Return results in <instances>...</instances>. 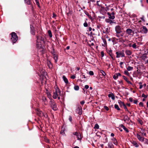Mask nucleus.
I'll list each match as a JSON object with an SVG mask.
<instances>
[{"instance_id": "35", "label": "nucleus", "mask_w": 148, "mask_h": 148, "mask_svg": "<svg viewBox=\"0 0 148 148\" xmlns=\"http://www.w3.org/2000/svg\"><path fill=\"white\" fill-rule=\"evenodd\" d=\"M134 49H136L137 48V45L135 43H134L132 45V47Z\"/></svg>"}, {"instance_id": "22", "label": "nucleus", "mask_w": 148, "mask_h": 148, "mask_svg": "<svg viewBox=\"0 0 148 148\" xmlns=\"http://www.w3.org/2000/svg\"><path fill=\"white\" fill-rule=\"evenodd\" d=\"M62 78L65 83H66V84H67L69 82L68 79L64 75L63 76Z\"/></svg>"}, {"instance_id": "7", "label": "nucleus", "mask_w": 148, "mask_h": 148, "mask_svg": "<svg viewBox=\"0 0 148 148\" xmlns=\"http://www.w3.org/2000/svg\"><path fill=\"white\" fill-rule=\"evenodd\" d=\"M116 57L117 58L120 57H123L125 56V54L124 53L123 50L122 51H116Z\"/></svg>"}, {"instance_id": "43", "label": "nucleus", "mask_w": 148, "mask_h": 148, "mask_svg": "<svg viewBox=\"0 0 148 148\" xmlns=\"http://www.w3.org/2000/svg\"><path fill=\"white\" fill-rule=\"evenodd\" d=\"M89 73L90 75H94V73L92 71H90L89 72Z\"/></svg>"}, {"instance_id": "11", "label": "nucleus", "mask_w": 148, "mask_h": 148, "mask_svg": "<svg viewBox=\"0 0 148 148\" xmlns=\"http://www.w3.org/2000/svg\"><path fill=\"white\" fill-rule=\"evenodd\" d=\"M107 14L108 15L109 18L113 19L115 18V13L114 12H112L111 13L108 12L107 13Z\"/></svg>"}, {"instance_id": "52", "label": "nucleus", "mask_w": 148, "mask_h": 148, "mask_svg": "<svg viewBox=\"0 0 148 148\" xmlns=\"http://www.w3.org/2000/svg\"><path fill=\"white\" fill-rule=\"evenodd\" d=\"M123 64V62H121L120 63V67L121 68H123V66H122V65Z\"/></svg>"}, {"instance_id": "31", "label": "nucleus", "mask_w": 148, "mask_h": 148, "mask_svg": "<svg viewBox=\"0 0 148 148\" xmlns=\"http://www.w3.org/2000/svg\"><path fill=\"white\" fill-rule=\"evenodd\" d=\"M118 102L120 106H124V105H125L123 102H122L120 100H119Z\"/></svg>"}, {"instance_id": "50", "label": "nucleus", "mask_w": 148, "mask_h": 148, "mask_svg": "<svg viewBox=\"0 0 148 148\" xmlns=\"http://www.w3.org/2000/svg\"><path fill=\"white\" fill-rule=\"evenodd\" d=\"M104 109L108 111L109 110V108L107 106H104Z\"/></svg>"}, {"instance_id": "18", "label": "nucleus", "mask_w": 148, "mask_h": 148, "mask_svg": "<svg viewBox=\"0 0 148 148\" xmlns=\"http://www.w3.org/2000/svg\"><path fill=\"white\" fill-rule=\"evenodd\" d=\"M123 79H124L125 80V81H126V82H127L128 83V84H131V85H132V82H131L130 81H129V80H128V79H127V78L125 76H124V75H123Z\"/></svg>"}, {"instance_id": "41", "label": "nucleus", "mask_w": 148, "mask_h": 148, "mask_svg": "<svg viewBox=\"0 0 148 148\" xmlns=\"http://www.w3.org/2000/svg\"><path fill=\"white\" fill-rule=\"evenodd\" d=\"M47 96L49 99L51 98V95L50 93H47Z\"/></svg>"}, {"instance_id": "40", "label": "nucleus", "mask_w": 148, "mask_h": 148, "mask_svg": "<svg viewBox=\"0 0 148 148\" xmlns=\"http://www.w3.org/2000/svg\"><path fill=\"white\" fill-rule=\"evenodd\" d=\"M143 141H144V143L148 144V140L146 138H145Z\"/></svg>"}, {"instance_id": "4", "label": "nucleus", "mask_w": 148, "mask_h": 148, "mask_svg": "<svg viewBox=\"0 0 148 148\" xmlns=\"http://www.w3.org/2000/svg\"><path fill=\"white\" fill-rule=\"evenodd\" d=\"M61 91L57 86L55 87V90L53 93V97L54 99H56L58 96H60Z\"/></svg>"}, {"instance_id": "2", "label": "nucleus", "mask_w": 148, "mask_h": 148, "mask_svg": "<svg viewBox=\"0 0 148 148\" xmlns=\"http://www.w3.org/2000/svg\"><path fill=\"white\" fill-rule=\"evenodd\" d=\"M143 136L146 137L147 135L146 133L145 132V130L141 129V131L137 134L136 137L139 141L141 142H143L144 138L143 137Z\"/></svg>"}, {"instance_id": "42", "label": "nucleus", "mask_w": 148, "mask_h": 148, "mask_svg": "<svg viewBox=\"0 0 148 148\" xmlns=\"http://www.w3.org/2000/svg\"><path fill=\"white\" fill-rule=\"evenodd\" d=\"M43 80L41 81V83L43 84V83H44V82H46L45 80V76H43Z\"/></svg>"}, {"instance_id": "60", "label": "nucleus", "mask_w": 148, "mask_h": 148, "mask_svg": "<svg viewBox=\"0 0 148 148\" xmlns=\"http://www.w3.org/2000/svg\"><path fill=\"white\" fill-rule=\"evenodd\" d=\"M42 99L43 101L45 102L47 100L46 98L45 97H43L42 98Z\"/></svg>"}, {"instance_id": "63", "label": "nucleus", "mask_w": 148, "mask_h": 148, "mask_svg": "<svg viewBox=\"0 0 148 148\" xmlns=\"http://www.w3.org/2000/svg\"><path fill=\"white\" fill-rule=\"evenodd\" d=\"M78 133L77 132H74L73 133V134L74 135H75L76 136H77V135L78 134Z\"/></svg>"}, {"instance_id": "21", "label": "nucleus", "mask_w": 148, "mask_h": 148, "mask_svg": "<svg viewBox=\"0 0 148 148\" xmlns=\"http://www.w3.org/2000/svg\"><path fill=\"white\" fill-rule=\"evenodd\" d=\"M125 53L127 55H130L132 54V52L129 50H126Z\"/></svg>"}, {"instance_id": "27", "label": "nucleus", "mask_w": 148, "mask_h": 148, "mask_svg": "<svg viewBox=\"0 0 148 148\" xmlns=\"http://www.w3.org/2000/svg\"><path fill=\"white\" fill-rule=\"evenodd\" d=\"M53 58L55 60V62L56 63L57 61L58 60V57L57 55L56 54H54L53 55Z\"/></svg>"}, {"instance_id": "59", "label": "nucleus", "mask_w": 148, "mask_h": 148, "mask_svg": "<svg viewBox=\"0 0 148 148\" xmlns=\"http://www.w3.org/2000/svg\"><path fill=\"white\" fill-rule=\"evenodd\" d=\"M129 100L130 102H132L133 101L132 98L131 97L130 98H129Z\"/></svg>"}, {"instance_id": "34", "label": "nucleus", "mask_w": 148, "mask_h": 148, "mask_svg": "<svg viewBox=\"0 0 148 148\" xmlns=\"http://www.w3.org/2000/svg\"><path fill=\"white\" fill-rule=\"evenodd\" d=\"M124 73L126 75H127L128 76H130V74L128 72V71H124Z\"/></svg>"}, {"instance_id": "53", "label": "nucleus", "mask_w": 148, "mask_h": 148, "mask_svg": "<svg viewBox=\"0 0 148 148\" xmlns=\"http://www.w3.org/2000/svg\"><path fill=\"white\" fill-rule=\"evenodd\" d=\"M75 78V75H73L71 77V78L72 79H74Z\"/></svg>"}, {"instance_id": "24", "label": "nucleus", "mask_w": 148, "mask_h": 148, "mask_svg": "<svg viewBox=\"0 0 148 148\" xmlns=\"http://www.w3.org/2000/svg\"><path fill=\"white\" fill-rule=\"evenodd\" d=\"M105 21L107 23H109L110 24H111L112 23H113L112 21L109 18L106 19L105 20Z\"/></svg>"}, {"instance_id": "20", "label": "nucleus", "mask_w": 148, "mask_h": 148, "mask_svg": "<svg viewBox=\"0 0 148 148\" xmlns=\"http://www.w3.org/2000/svg\"><path fill=\"white\" fill-rule=\"evenodd\" d=\"M47 64L49 68L51 69L52 68V64L49 61H47Z\"/></svg>"}, {"instance_id": "51", "label": "nucleus", "mask_w": 148, "mask_h": 148, "mask_svg": "<svg viewBox=\"0 0 148 148\" xmlns=\"http://www.w3.org/2000/svg\"><path fill=\"white\" fill-rule=\"evenodd\" d=\"M56 15L54 13H53L52 17L53 18H55H55L56 17Z\"/></svg>"}, {"instance_id": "8", "label": "nucleus", "mask_w": 148, "mask_h": 148, "mask_svg": "<svg viewBox=\"0 0 148 148\" xmlns=\"http://www.w3.org/2000/svg\"><path fill=\"white\" fill-rule=\"evenodd\" d=\"M148 29L145 26H143L140 28V32L142 34H146L147 33Z\"/></svg>"}, {"instance_id": "49", "label": "nucleus", "mask_w": 148, "mask_h": 148, "mask_svg": "<svg viewBox=\"0 0 148 148\" xmlns=\"http://www.w3.org/2000/svg\"><path fill=\"white\" fill-rule=\"evenodd\" d=\"M123 129L127 132L128 133L129 132V130L125 127Z\"/></svg>"}, {"instance_id": "3", "label": "nucleus", "mask_w": 148, "mask_h": 148, "mask_svg": "<svg viewBox=\"0 0 148 148\" xmlns=\"http://www.w3.org/2000/svg\"><path fill=\"white\" fill-rule=\"evenodd\" d=\"M115 30L116 32V36L118 38H120L123 36V34L121 33L122 32L121 27L117 25L115 27Z\"/></svg>"}, {"instance_id": "29", "label": "nucleus", "mask_w": 148, "mask_h": 148, "mask_svg": "<svg viewBox=\"0 0 148 148\" xmlns=\"http://www.w3.org/2000/svg\"><path fill=\"white\" fill-rule=\"evenodd\" d=\"M77 138V140H80L81 139V136L80 133H78L76 136Z\"/></svg>"}, {"instance_id": "64", "label": "nucleus", "mask_w": 148, "mask_h": 148, "mask_svg": "<svg viewBox=\"0 0 148 148\" xmlns=\"http://www.w3.org/2000/svg\"><path fill=\"white\" fill-rule=\"evenodd\" d=\"M132 44L131 43H129L128 44V46L130 47H132Z\"/></svg>"}, {"instance_id": "28", "label": "nucleus", "mask_w": 148, "mask_h": 148, "mask_svg": "<svg viewBox=\"0 0 148 148\" xmlns=\"http://www.w3.org/2000/svg\"><path fill=\"white\" fill-rule=\"evenodd\" d=\"M127 69L128 71H132L133 69V68L132 67H131L130 66H129L127 68Z\"/></svg>"}, {"instance_id": "62", "label": "nucleus", "mask_w": 148, "mask_h": 148, "mask_svg": "<svg viewBox=\"0 0 148 148\" xmlns=\"http://www.w3.org/2000/svg\"><path fill=\"white\" fill-rule=\"evenodd\" d=\"M134 103L135 104H137V100H134L133 101Z\"/></svg>"}, {"instance_id": "30", "label": "nucleus", "mask_w": 148, "mask_h": 148, "mask_svg": "<svg viewBox=\"0 0 148 148\" xmlns=\"http://www.w3.org/2000/svg\"><path fill=\"white\" fill-rule=\"evenodd\" d=\"M114 107L116 109L118 110H120V109L118 105L117 104H115Z\"/></svg>"}, {"instance_id": "47", "label": "nucleus", "mask_w": 148, "mask_h": 148, "mask_svg": "<svg viewBox=\"0 0 148 148\" xmlns=\"http://www.w3.org/2000/svg\"><path fill=\"white\" fill-rule=\"evenodd\" d=\"M101 56L103 57L104 56V53L103 51H102L101 52Z\"/></svg>"}, {"instance_id": "61", "label": "nucleus", "mask_w": 148, "mask_h": 148, "mask_svg": "<svg viewBox=\"0 0 148 148\" xmlns=\"http://www.w3.org/2000/svg\"><path fill=\"white\" fill-rule=\"evenodd\" d=\"M118 82H119V83L121 85H122L123 84L122 81H118Z\"/></svg>"}, {"instance_id": "25", "label": "nucleus", "mask_w": 148, "mask_h": 148, "mask_svg": "<svg viewBox=\"0 0 148 148\" xmlns=\"http://www.w3.org/2000/svg\"><path fill=\"white\" fill-rule=\"evenodd\" d=\"M40 72L41 75L43 76L45 73V70L44 69H42L41 70H39Z\"/></svg>"}, {"instance_id": "32", "label": "nucleus", "mask_w": 148, "mask_h": 148, "mask_svg": "<svg viewBox=\"0 0 148 148\" xmlns=\"http://www.w3.org/2000/svg\"><path fill=\"white\" fill-rule=\"evenodd\" d=\"M100 72L104 76H105L106 75L105 72L102 70H100Z\"/></svg>"}, {"instance_id": "1", "label": "nucleus", "mask_w": 148, "mask_h": 148, "mask_svg": "<svg viewBox=\"0 0 148 148\" xmlns=\"http://www.w3.org/2000/svg\"><path fill=\"white\" fill-rule=\"evenodd\" d=\"M36 45L37 47L39 49L42 48V45L45 43L44 38L42 36L38 35L36 36Z\"/></svg>"}, {"instance_id": "46", "label": "nucleus", "mask_w": 148, "mask_h": 148, "mask_svg": "<svg viewBox=\"0 0 148 148\" xmlns=\"http://www.w3.org/2000/svg\"><path fill=\"white\" fill-rule=\"evenodd\" d=\"M84 26L85 27H87L88 26V24L86 22H85L84 23Z\"/></svg>"}, {"instance_id": "23", "label": "nucleus", "mask_w": 148, "mask_h": 148, "mask_svg": "<svg viewBox=\"0 0 148 148\" xmlns=\"http://www.w3.org/2000/svg\"><path fill=\"white\" fill-rule=\"evenodd\" d=\"M108 96L109 97H111V99L112 100H114L115 99L114 95L112 93L111 94H109L108 95Z\"/></svg>"}, {"instance_id": "33", "label": "nucleus", "mask_w": 148, "mask_h": 148, "mask_svg": "<svg viewBox=\"0 0 148 148\" xmlns=\"http://www.w3.org/2000/svg\"><path fill=\"white\" fill-rule=\"evenodd\" d=\"M99 128V126L97 124H96L94 128L95 129H98Z\"/></svg>"}, {"instance_id": "58", "label": "nucleus", "mask_w": 148, "mask_h": 148, "mask_svg": "<svg viewBox=\"0 0 148 148\" xmlns=\"http://www.w3.org/2000/svg\"><path fill=\"white\" fill-rule=\"evenodd\" d=\"M89 87V86L88 85H86L85 86V88L86 89H88V88Z\"/></svg>"}, {"instance_id": "9", "label": "nucleus", "mask_w": 148, "mask_h": 148, "mask_svg": "<svg viewBox=\"0 0 148 148\" xmlns=\"http://www.w3.org/2000/svg\"><path fill=\"white\" fill-rule=\"evenodd\" d=\"M50 102L51 103V106L52 109L54 110H56L57 108L56 103L54 102L53 100L52 99L51 100Z\"/></svg>"}, {"instance_id": "36", "label": "nucleus", "mask_w": 148, "mask_h": 148, "mask_svg": "<svg viewBox=\"0 0 148 148\" xmlns=\"http://www.w3.org/2000/svg\"><path fill=\"white\" fill-rule=\"evenodd\" d=\"M48 34L50 37L51 38L52 37V35L51 32L50 30H49L48 31Z\"/></svg>"}, {"instance_id": "39", "label": "nucleus", "mask_w": 148, "mask_h": 148, "mask_svg": "<svg viewBox=\"0 0 148 148\" xmlns=\"http://www.w3.org/2000/svg\"><path fill=\"white\" fill-rule=\"evenodd\" d=\"M36 4L39 7H40L39 3V2L38 0H35Z\"/></svg>"}, {"instance_id": "48", "label": "nucleus", "mask_w": 148, "mask_h": 148, "mask_svg": "<svg viewBox=\"0 0 148 148\" xmlns=\"http://www.w3.org/2000/svg\"><path fill=\"white\" fill-rule=\"evenodd\" d=\"M123 106V108H124V109H125V110L126 111H127L128 112V109H127V108L126 106L125 105H124V106Z\"/></svg>"}, {"instance_id": "45", "label": "nucleus", "mask_w": 148, "mask_h": 148, "mask_svg": "<svg viewBox=\"0 0 148 148\" xmlns=\"http://www.w3.org/2000/svg\"><path fill=\"white\" fill-rule=\"evenodd\" d=\"M139 105L140 106H141V107H143V102H140L139 103Z\"/></svg>"}, {"instance_id": "16", "label": "nucleus", "mask_w": 148, "mask_h": 148, "mask_svg": "<svg viewBox=\"0 0 148 148\" xmlns=\"http://www.w3.org/2000/svg\"><path fill=\"white\" fill-rule=\"evenodd\" d=\"M147 58V54L146 53L143 54L141 57V58L144 60H145Z\"/></svg>"}, {"instance_id": "37", "label": "nucleus", "mask_w": 148, "mask_h": 148, "mask_svg": "<svg viewBox=\"0 0 148 148\" xmlns=\"http://www.w3.org/2000/svg\"><path fill=\"white\" fill-rule=\"evenodd\" d=\"M74 89L76 90H78L79 89V87L78 86H75L74 87Z\"/></svg>"}, {"instance_id": "14", "label": "nucleus", "mask_w": 148, "mask_h": 148, "mask_svg": "<svg viewBox=\"0 0 148 148\" xmlns=\"http://www.w3.org/2000/svg\"><path fill=\"white\" fill-rule=\"evenodd\" d=\"M102 39L103 40V43H104V44H103L102 45V46L103 47H107V42H106V39L104 38H102Z\"/></svg>"}, {"instance_id": "56", "label": "nucleus", "mask_w": 148, "mask_h": 148, "mask_svg": "<svg viewBox=\"0 0 148 148\" xmlns=\"http://www.w3.org/2000/svg\"><path fill=\"white\" fill-rule=\"evenodd\" d=\"M120 127H121L122 128H123V129H124V128L125 127L124 125H123L122 124H121V125H120Z\"/></svg>"}, {"instance_id": "38", "label": "nucleus", "mask_w": 148, "mask_h": 148, "mask_svg": "<svg viewBox=\"0 0 148 148\" xmlns=\"http://www.w3.org/2000/svg\"><path fill=\"white\" fill-rule=\"evenodd\" d=\"M118 77V75L116 74L114 75L113 77V78L114 79H116Z\"/></svg>"}, {"instance_id": "44", "label": "nucleus", "mask_w": 148, "mask_h": 148, "mask_svg": "<svg viewBox=\"0 0 148 148\" xmlns=\"http://www.w3.org/2000/svg\"><path fill=\"white\" fill-rule=\"evenodd\" d=\"M142 97H144V98H145L147 97V95H145L143 93L142 95Z\"/></svg>"}, {"instance_id": "10", "label": "nucleus", "mask_w": 148, "mask_h": 148, "mask_svg": "<svg viewBox=\"0 0 148 148\" xmlns=\"http://www.w3.org/2000/svg\"><path fill=\"white\" fill-rule=\"evenodd\" d=\"M107 53L109 54L112 59L113 60H114L115 59V58L114 57V54H113L112 52V51L110 48L108 49L107 50Z\"/></svg>"}, {"instance_id": "6", "label": "nucleus", "mask_w": 148, "mask_h": 148, "mask_svg": "<svg viewBox=\"0 0 148 148\" xmlns=\"http://www.w3.org/2000/svg\"><path fill=\"white\" fill-rule=\"evenodd\" d=\"M11 36V40L13 43H15L18 40V37L16 34L13 32L10 34Z\"/></svg>"}, {"instance_id": "5", "label": "nucleus", "mask_w": 148, "mask_h": 148, "mask_svg": "<svg viewBox=\"0 0 148 148\" xmlns=\"http://www.w3.org/2000/svg\"><path fill=\"white\" fill-rule=\"evenodd\" d=\"M36 113L37 114L41 117H44L46 118H48V116L46 113H44L42 112L40 109H36Z\"/></svg>"}, {"instance_id": "19", "label": "nucleus", "mask_w": 148, "mask_h": 148, "mask_svg": "<svg viewBox=\"0 0 148 148\" xmlns=\"http://www.w3.org/2000/svg\"><path fill=\"white\" fill-rule=\"evenodd\" d=\"M111 140L114 145H117L118 144V142L115 138H113L111 139Z\"/></svg>"}, {"instance_id": "26", "label": "nucleus", "mask_w": 148, "mask_h": 148, "mask_svg": "<svg viewBox=\"0 0 148 148\" xmlns=\"http://www.w3.org/2000/svg\"><path fill=\"white\" fill-rule=\"evenodd\" d=\"M108 147L109 148H114V145L112 143H108Z\"/></svg>"}, {"instance_id": "57", "label": "nucleus", "mask_w": 148, "mask_h": 148, "mask_svg": "<svg viewBox=\"0 0 148 148\" xmlns=\"http://www.w3.org/2000/svg\"><path fill=\"white\" fill-rule=\"evenodd\" d=\"M69 121L71 122L72 121V117L71 116H69Z\"/></svg>"}, {"instance_id": "55", "label": "nucleus", "mask_w": 148, "mask_h": 148, "mask_svg": "<svg viewBox=\"0 0 148 148\" xmlns=\"http://www.w3.org/2000/svg\"><path fill=\"white\" fill-rule=\"evenodd\" d=\"M31 33L33 35H35V32L34 31L32 30L31 32Z\"/></svg>"}, {"instance_id": "15", "label": "nucleus", "mask_w": 148, "mask_h": 148, "mask_svg": "<svg viewBox=\"0 0 148 148\" xmlns=\"http://www.w3.org/2000/svg\"><path fill=\"white\" fill-rule=\"evenodd\" d=\"M25 3L28 5H32V0H24Z\"/></svg>"}, {"instance_id": "13", "label": "nucleus", "mask_w": 148, "mask_h": 148, "mask_svg": "<svg viewBox=\"0 0 148 148\" xmlns=\"http://www.w3.org/2000/svg\"><path fill=\"white\" fill-rule=\"evenodd\" d=\"M82 109L81 107L80 106H79L77 109V113L79 115H81L82 114Z\"/></svg>"}, {"instance_id": "54", "label": "nucleus", "mask_w": 148, "mask_h": 148, "mask_svg": "<svg viewBox=\"0 0 148 148\" xmlns=\"http://www.w3.org/2000/svg\"><path fill=\"white\" fill-rule=\"evenodd\" d=\"M141 19L143 21H144V22L145 21V19H144V17L143 16L141 18Z\"/></svg>"}, {"instance_id": "17", "label": "nucleus", "mask_w": 148, "mask_h": 148, "mask_svg": "<svg viewBox=\"0 0 148 148\" xmlns=\"http://www.w3.org/2000/svg\"><path fill=\"white\" fill-rule=\"evenodd\" d=\"M131 143L135 147H138L139 145L137 142L136 141H133L131 142Z\"/></svg>"}, {"instance_id": "12", "label": "nucleus", "mask_w": 148, "mask_h": 148, "mask_svg": "<svg viewBox=\"0 0 148 148\" xmlns=\"http://www.w3.org/2000/svg\"><path fill=\"white\" fill-rule=\"evenodd\" d=\"M127 34L129 35L133 36L134 34V32L130 29H127L126 31Z\"/></svg>"}]
</instances>
